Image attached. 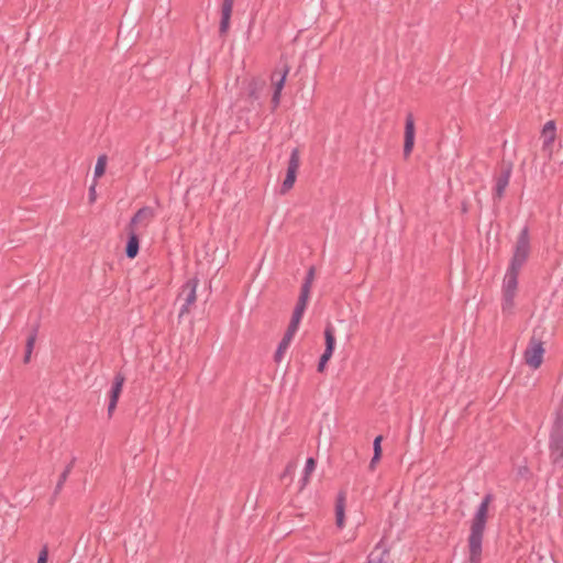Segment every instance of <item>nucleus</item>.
I'll return each instance as SVG.
<instances>
[{"label": "nucleus", "instance_id": "1", "mask_svg": "<svg viewBox=\"0 0 563 563\" xmlns=\"http://www.w3.org/2000/svg\"><path fill=\"white\" fill-rule=\"evenodd\" d=\"M492 501L493 495H485L471 521L470 536L467 538L470 563H482L483 539L488 517V508Z\"/></svg>", "mask_w": 563, "mask_h": 563}, {"label": "nucleus", "instance_id": "2", "mask_svg": "<svg viewBox=\"0 0 563 563\" xmlns=\"http://www.w3.org/2000/svg\"><path fill=\"white\" fill-rule=\"evenodd\" d=\"M549 459L553 466L563 468V416L556 412L548 441Z\"/></svg>", "mask_w": 563, "mask_h": 563}, {"label": "nucleus", "instance_id": "3", "mask_svg": "<svg viewBox=\"0 0 563 563\" xmlns=\"http://www.w3.org/2000/svg\"><path fill=\"white\" fill-rule=\"evenodd\" d=\"M544 353V343L541 338L538 336L537 329H534L529 344L523 353L526 364L533 369H538L543 362Z\"/></svg>", "mask_w": 563, "mask_h": 563}, {"label": "nucleus", "instance_id": "4", "mask_svg": "<svg viewBox=\"0 0 563 563\" xmlns=\"http://www.w3.org/2000/svg\"><path fill=\"white\" fill-rule=\"evenodd\" d=\"M530 254V239L528 228L525 227L518 235L514 255L509 267L514 271H520L527 262Z\"/></svg>", "mask_w": 563, "mask_h": 563}, {"label": "nucleus", "instance_id": "5", "mask_svg": "<svg viewBox=\"0 0 563 563\" xmlns=\"http://www.w3.org/2000/svg\"><path fill=\"white\" fill-rule=\"evenodd\" d=\"M199 280L195 278L188 279L185 285L181 287V290L178 295V299L183 301L179 316H184L185 313H188L190 310V307L196 302L197 296H196V289L198 286Z\"/></svg>", "mask_w": 563, "mask_h": 563}, {"label": "nucleus", "instance_id": "6", "mask_svg": "<svg viewBox=\"0 0 563 563\" xmlns=\"http://www.w3.org/2000/svg\"><path fill=\"white\" fill-rule=\"evenodd\" d=\"M300 165V154L298 148H294L288 161L287 174L282 184L280 194L289 191L296 181L297 172Z\"/></svg>", "mask_w": 563, "mask_h": 563}, {"label": "nucleus", "instance_id": "7", "mask_svg": "<svg viewBox=\"0 0 563 563\" xmlns=\"http://www.w3.org/2000/svg\"><path fill=\"white\" fill-rule=\"evenodd\" d=\"M289 70H290V67L285 63L279 73V78H276L277 71H275L272 76V80H273V84L275 87V90H274V93L272 97L273 109H276L280 102L282 90L284 88L286 77H287Z\"/></svg>", "mask_w": 563, "mask_h": 563}, {"label": "nucleus", "instance_id": "8", "mask_svg": "<svg viewBox=\"0 0 563 563\" xmlns=\"http://www.w3.org/2000/svg\"><path fill=\"white\" fill-rule=\"evenodd\" d=\"M124 382H125L124 375L122 373H117L113 378V383H112V387H111L110 396H109V405H108V415L109 416H112L113 411L117 408V404H118L119 397L122 393Z\"/></svg>", "mask_w": 563, "mask_h": 563}, {"label": "nucleus", "instance_id": "9", "mask_svg": "<svg viewBox=\"0 0 563 563\" xmlns=\"http://www.w3.org/2000/svg\"><path fill=\"white\" fill-rule=\"evenodd\" d=\"M415 119L412 113H408L405 123L404 156L408 158L415 145Z\"/></svg>", "mask_w": 563, "mask_h": 563}, {"label": "nucleus", "instance_id": "10", "mask_svg": "<svg viewBox=\"0 0 563 563\" xmlns=\"http://www.w3.org/2000/svg\"><path fill=\"white\" fill-rule=\"evenodd\" d=\"M541 137L543 140L542 151L551 156L553 143L556 137V126L554 121L551 120L544 124Z\"/></svg>", "mask_w": 563, "mask_h": 563}, {"label": "nucleus", "instance_id": "11", "mask_svg": "<svg viewBox=\"0 0 563 563\" xmlns=\"http://www.w3.org/2000/svg\"><path fill=\"white\" fill-rule=\"evenodd\" d=\"M154 218V210L151 207H143L136 211L132 217L128 229H135L137 225L146 227L148 222Z\"/></svg>", "mask_w": 563, "mask_h": 563}, {"label": "nucleus", "instance_id": "12", "mask_svg": "<svg viewBox=\"0 0 563 563\" xmlns=\"http://www.w3.org/2000/svg\"><path fill=\"white\" fill-rule=\"evenodd\" d=\"M235 0H223L221 4V20L219 26L220 35H225L230 27V19L233 10V4Z\"/></svg>", "mask_w": 563, "mask_h": 563}, {"label": "nucleus", "instance_id": "13", "mask_svg": "<svg viewBox=\"0 0 563 563\" xmlns=\"http://www.w3.org/2000/svg\"><path fill=\"white\" fill-rule=\"evenodd\" d=\"M519 272L520 271H514L512 268L508 267L504 278L503 294L516 295Z\"/></svg>", "mask_w": 563, "mask_h": 563}, {"label": "nucleus", "instance_id": "14", "mask_svg": "<svg viewBox=\"0 0 563 563\" xmlns=\"http://www.w3.org/2000/svg\"><path fill=\"white\" fill-rule=\"evenodd\" d=\"M511 175V167L508 166L501 170V173L496 178L495 185V197L500 199L504 196V192L509 184Z\"/></svg>", "mask_w": 563, "mask_h": 563}, {"label": "nucleus", "instance_id": "15", "mask_svg": "<svg viewBox=\"0 0 563 563\" xmlns=\"http://www.w3.org/2000/svg\"><path fill=\"white\" fill-rule=\"evenodd\" d=\"M129 240L125 247V254L129 258L136 257L140 250V239L135 229H128Z\"/></svg>", "mask_w": 563, "mask_h": 563}, {"label": "nucleus", "instance_id": "16", "mask_svg": "<svg viewBox=\"0 0 563 563\" xmlns=\"http://www.w3.org/2000/svg\"><path fill=\"white\" fill-rule=\"evenodd\" d=\"M295 334H296V331H291L290 329L287 328V330H286L282 341L279 342L276 352H275L274 358L276 362L282 361L284 353L289 347L290 342L294 339Z\"/></svg>", "mask_w": 563, "mask_h": 563}, {"label": "nucleus", "instance_id": "17", "mask_svg": "<svg viewBox=\"0 0 563 563\" xmlns=\"http://www.w3.org/2000/svg\"><path fill=\"white\" fill-rule=\"evenodd\" d=\"M345 493L340 492L336 497L335 501V520L336 526L339 528H342L344 526V519H345Z\"/></svg>", "mask_w": 563, "mask_h": 563}, {"label": "nucleus", "instance_id": "18", "mask_svg": "<svg viewBox=\"0 0 563 563\" xmlns=\"http://www.w3.org/2000/svg\"><path fill=\"white\" fill-rule=\"evenodd\" d=\"M307 306L305 305H301V303H296V307L294 309V312H292V317H291V320L288 324V329H290L291 331H296L298 330L299 328V323L301 321V318L305 313V310H306Z\"/></svg>", "mask_w": 563, "mask_h": 563}, {"label": "nucleus", "instance_id": "19", "mask_svg": "<svg viewBox=\"0 0 563 563\" xmlns=\"http://www.w3.org/2000/svg\"><path fill=\"white\" fill-rule=\"evenodd\" d=\"M37 330L38 325H35L30 334L27 335L26 343H25V354H24V363H29L31 360V355L34 349V344L37 338Z\"/></svg>", "mask_w": 563, "mask_h": 563}, {"label": "nucleus", "instance_id": "20", "mask_svg": "<svg viewBox=\"0 0 563 563\" xmlns=\"http://www.w3.org/2000/svg\"><path fill=\"white\" fill-rule=\"evenodd\" d=\"M75 461H76V459L73 457L71 461L69 462V464L65 467L64 472L60 474L59 479H58L55 490H54V497H56L63 489L64 483L67 481V478L74 467Z\"/></svg>", "mask_w": 563, "mask_h": 563}, {"label": "nucleus", "instance_id": "21", "mask_svg": "<svg viewBox=\"0 0 563 563\" xmlns=\"http://www.w3.org/2000/svg\"><path fill=\"white\" fill-rule=\"evenodd\" d=\"M335 331L331 323H328L324 329V339H325V351L332 352L335 347Z\"/></svg>", "mask_w": 563, "mask_h": 563}, {"label": "nucleus", "instance_id": "22", "mask_svg": "<svg viewBox=\"0 0 563 563\" xmlns=\"http://www.w3.org/2000/svg\"><path fill=\"white\" fill-rule=\"evenodd\" d=\"M515 296L516 295H505L503 294V312L504 313H512L515 307Z\"/></svg>", "mask_w": 563, "mask_h": 563}, {"label": "nucleus", "instance_id": "23", "mask_svg": "<svg viewBox=\"0 0 563 563\" xmlns=\"http://www.w3.org/2000/svg\"><path fill=\"white\" fill-rule=\"evenodd\" d=\"M106 165H107V156L106 155L99 156L97 159V164L95 166V177L96 178H99L104 174Z\"/></svg>", "mask_w": 563, "mask_h": 563}, {"label": "nucleus", "instance_id": "24", "mask_svg": "<svg viewBox=\"0 0 563 563\" xmlns=\"http://www.w3.org/2000/svg\"><path fill=\"white\" fill-rule=\"evenodd\" d=\"M314 273H316L314 267L311 266L307 272L305 282L301 287H307L308 289H311L312 283L314 280Z\"/></svg>", "mask_w": 563, "mask_h": 563}, {"label": "nucleus", "instance_id": "25", "mask_svg": "<svg viewBox=\"0 0 563 563\" xmlns=\"http://www.w3.org/2000/svg\"><path fill=\"white\" fill-rule=\"evenodd\" d=\"M310 290L311 289H308L307 287H301L297 302L307 306L310 296Z\"/></svg>", "mask_w": 563, "mask_h": 563}, {"label": "nucleus", "instance_id": "26", "mask_svg": "<svg viewBox=\"0 0 563 563\" xmlns=\"http://www.w3.org/2000/svg\"><path fill=\"white\" fill-rule=\"evenodd\" d=\"M314 468H316V461H314V459L309 457L306 462L303 473H306L307 475H311V473L314 471Z\"/></svg>", "mask_w": 563, "mask_h": 563}, {"label": "nucleus", "instance_id": "27", "mask_svg": "<svg viewBox=\"0 0 563 563\" xmlns=\"http://www.w3.org/2000/svg\"><path fill=\"white\" fill-rule=\"evenodd\" d=\"M382 441H383L382 435L376 437L374 440L373 449H374V454H376V455H382V445H380Z\"/></svg>", "mask_w": 563, "mask_h": 563}, {"label": "nucleus", "instance_id": "28", "mask_svg": "<svg viewBox=\"0 0 563 563\" xmlns=\"http://www.w3.org/2000/svg\"><path fill=\"white\" fill-rule=\"evenodd\" d=\"M47 558H48V550H47L46 547H44L40 551V554H38V558H37V563H47Z\"/></svg>", "mask_w": 563, "mask_h": 563}, {"label": "nucleus", "instance_id": "29", "mask_svg": "<svg viewBox=\"0 0 563 563\" xmlns=\"http://www.w3.org/2000/svg\"><path fill=\"white\" fill-rule=\"evenodd\" d=\"M250 97L252 99H258V93H257V86L255 82H252L250 85Z\"/></svg>", "mask_w": 563, "mask_h": 563}, {"label": "nucleus", "instance_id": "30", "mask_svg": "<svg viewBox=\"0 0 563 563\" xmlns=\"http://www.w3.org/2000/svg\"><path fill=\"white\" fill-rule=\"evenodd\" d=\"M382 455L374 454L369 462V470H374L376 467L377 462L380 460Z\"/></svg>", "mask_w": 563, "mask_h": 563}, {"label": "nucleus", "instance_id": "31", "mask_svg": "<svg viewBox=\"0 0 563 563\" xmlns=\"http://www.w3.org/2000/svg\"><path fill=\"white\" fill-rule=\"evenodd\" d=\"M332 354H333L332 352H329V351L324 350V352L321 355L319 361L327 363L331 358Z\"/></svg>", "mask_w": 563, "mask_h": 563}, {"label": "nucleus", "instance_id": "32", "mask_svg": "<svg viewBox=\"0 0 563 563\" xmlns=\"http://www.w3.org/2000/svg\"><path fill=\"white\" fill-rule=\"evenodd\" d=\"M89 198H90V201H93L96 199L95 185L89 188Z\"/></svg>", "mask_w": 563, "mask_h": 563}, {"label": "nucleus", "instance_id": "33", "mask_svg": "<svg viewBox=\"0 0 563 563\" xmlns=\"http://www.w3.org/2000/svg\"><path fill=\"white\" fill-rule=\"evenodd\" d=\"M309 476L310 475H307L306 473H303V476L301 478V482H302L301 488H303L307 485V483L309 482Z\"/></svg>", "mask_w": 563, "mask_h": 563}, {"label": "nucleus", "instance_id": "34", "mask_svg": "<svg viewBox=\"0 0 563 563\" xmlns=\"http://www.w3.org/2000/svg\"><path fill=\"white\" fill-rule=\"evenodd\" d=\"M325 364H327V363L319 361V364H318V372H323V371H324V367H325Z\"/></svg>", "mask_w": 563, "mask_h": 563}, {"label": "nucleus", "instance_id": "35", "mask_svg": "<svg viewBox=\"0 0 563 563\" xmlns=\"http://www.w3.org/2000/svg\"><path fill=\"white\" fill-rule=\"evenodd\" d=\"M291 468H292V466H291V465H288V466L286 467V470H285L284 476H285L286 474H289V473L291 472Z\"/></svg>", "mask_w": 563, "mask_h": 563}]
</instances>
